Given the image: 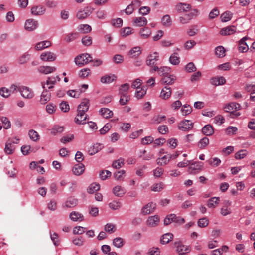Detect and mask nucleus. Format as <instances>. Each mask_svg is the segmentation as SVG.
<instances>
[{"label": "nucleus", "mask_w": 255, "mask_h": 255, "mask_svg": "<svg viewBox=\"0 0 255 255\" xmlns=\"http://www.w3.org/2000/svg\"><path fill=\"white\" fill-rule=\"evenodd\" d=\"M78 29L83 33H88L91 32L92 28L88 24H81L78 26Z\"/></svg>", "instance_id": "obj_46"}, {"label": "nucleus", "mask_w": 255, "mask_h": 255, "mask_svg": "<svg viewBox=\"0 0 255 255\" xmlns=\"http://www.w3.org/2000/svg\"><path fill=\"white\" fill-rule=\"evenodd\" d=\"M40 58L44 61L52 62L56 59V55L52 52L47 51L42 53L40 55Z\"/></svg>", "instance_id": "obj_8"}, {"label": "nucleus", "mask_w": 255, "mask_h": 255, "mask_svg": "<svg viewBox=\"0 0 255 255\" xmlns=\"http://www.w3.org/2000/svg\"><path fill=\"white\" fill-rule=\"evenodd\" d=\"M233 16V13L229 11H226L222 13L220 16L222 22H226L230 21Z\"/></svg>", "instance_id": "obj_39"}, {"label": "nucleus", "mask_w": 255, "mask_h": 255, "mask_svg": "<svg viewBox=\"0 0 255 255\" xmlns=\"http://www.w3.org/2000/svg\"><path fill=\"white\" fill-rule=\"evenodd\" d=\"M99 112L104 118L106 119L110 118L112 117L113 115V112L108 108H101L99 111Z\"/></svg>", "instance_id": "obj_32"}, {"label": "nucleus", "mask_w": 255, "mask_h": 255, "mask_svg": "<svg viewBox=\"0 0 255 255\" xmlns=\"http://www.w3.org/2000/svg\"><path fill=\"white\" fill-rule=\"evenodd\" d=\"M159 218L157 215L151 216L148 217L146 223L151 227H154L157 226L159 223Z\"/></svg>", "instance_id": "obj_12"}, {"label": "nucleus", "mask_w": 255, "mask_h": 255, "mask_svg": "<svg viewBox=\"0 0 255 255\" xmlns=\"http://www.w3.org/2000/svg\"><path fill=\"white\" fill-rule=\"evenodd\" d=\"M209 140L207 137H204L201 139L198 143V146L200 149L205 148L209 144Z\"/></svg>", "instance_id": "obj_53"}, {"label": "nucleus", "mask_w": 255, "mask_h": 255, "mask_svg": "<svg viewBox=\"0 0 255 255\" xmlns=\"http://www.w3.org/2000/svg\"><path fill=\"white\" fill-rule=\"evenodd\" d=\"M18 91L21 96L26 99H31L34 97V93L29 88L26 86H20L18 88Z\"/></svg>", "instance_id": "obj_3"}, {"label": "nucleus", "mask_w": 255, "mask_h": 255, "mask_svg": "<svg viewBox=\"0 0 255 255\" xmlns=\"http://www.w3.org/2000/svg\"><path fill=\"white\" fill-rule=\"evenodd\" d=\"M202 132L206 136H211L214 133L213 127L211 125H206L202 128Z\"/></svg>", "instance_id": "obj_35"}, {"label": "nucleus", "mask_w": 255, "mask_h": 255, "mask_svg": "<svg viewBox=\"0 0 255 255\" xmlns=\"http://www.w3.org/2000/svg\"><path fill=\"white\" fill-rule=\"evenodd\" d=\"M124 244V240L122 238H115L113 241V245L117 248H121Z\"/></svg>", "instance_id": "obj_56"}, {"label": "nucleus", "mask_w": 255, "mask_h": 255, "mask_svg": "<svg viewBox=\"0 0 255 255\" xmlns=\"http://www.w3.org/2000/svg\"><path fill=\"white\" fill-rule=\"evenodd\" d=\"M85 170V166L83 164H77L75 165L72 169L73 174L76 176L82 174Z\"/></svg>", "instance_id": "obj_16"}, {"label": "nucleus", "mask_w": 255, "mask_h": 255, "mask_svg": "<svg viewBox=\"0 0 255 255\" xmlns=\"http://www.w3.org/2000/svg\"><path fill=\"white\" fill-rule=\"evenodd\" d=\"M170 71V68L167 66H162L159 68L158 74L161 76H165L168 75Z\"/></svg>", "instance_id": "obj_48"}, {"label": "nucleus", "mask_w": 255, "mask_h": 255, "mask_svg": "<svg viewBox=\"0 0 255 255\" xmlns=\"http://www.w3.org/2000/svg\"><path fill=\"white\" fill-rule=\"evenodd\" d=\"M51 98V93L50 92L45 90L42 92L39 102L42 104L47 103Z\"/></svg>", "instance_id": "obj_18"}, {"label": "nucleus", "mask_w": 255, "mask_h": 255, "mask_svg": "<svg viewBox=\"0 0 255 255\" xmlns=\"http://www.w3.org/2000/svg\"><path fill=\"white\" fill-rule=\"evenodd\" d=\"M209 224V221L207 218L204 217L201 218L198 221V225L201 228L207 226Z\"/></svg>", "instance_id": "obj_64"}, {"label": "nucleus", "mask_w": 255, "mask_h": 255, "mask_svg": "<svg viewBox=\"0 0 255 255\" xmlns=\"http://www.w3.org/2000/svg\"><path fill=\"white\" fill-rule=\"evenodd\" d=\"M124 164V159L120 158L117 160H115L112 164V167L115 169H118L122 167Z\"/></svg>", "instance_id": "obj_55"}, {"label": "nucleus", "mask_w": 255, "mask_h": 255, "mask_svg": "<svg viewBox=\"0 0 255 255\" xmlns=\"http://www.w3.org/2000/svg\"><path fill=\"white\" fill-rule=\"evenodd\" d=\"M91 61H93V58L91 55L88 53H83L76 56L75 58V62L77 65L82 66L87 64Z\"/></svg>", "instance_id": "obj_1"}, {"label": "nucleus", "mask_w": 255, "mask_h": 255, "mask_svg": "<svg viewBox=\"0 0 255 255\" xmlns=\"http://www.w3.org/2000/svg\"><path fill=\"white\" fill-rule=\"evenodd\" d=\"M63 131V127L55 125L50 129V133L53 135H56L62 133Z\"/></svg>", "instance_id": "obj_42"}, {"label": "nucleus", "mask_w": 255, "mask_h": 255, "mask_svg": "<svg viewBox=\"0 0 255 255\" xmlns=\"http://www.w3.org/2000/svg\"><path fill=\"white\" fill-rule=\"evenodd\" d=\"M78 36V34L77 33H70L66 35L64 40L67 42H70L77 38Z\"/></svg>", "instance_id": "obj_58"}, {"label": "nucleus", "mask_w": 255, "mask_h": 255, "mask_svg": "<svg viewBox=\"0 0 255 255\" xmlns=\"http://www.w3.org/2000/svg\"><path fill=\"white\" fill-rule=\"evenodd\" d=\"M162 23L165 26L169 27L171 25V20L169 15L163 16L162 18Z\"/></svg>", "instance_id": "obj_61"}, {"label": "nucleus", "mask_w": 255, "mask_h": 255, "mask_svg": "<svg viewBox=\"0 0 255 255\" xmlns=\"http://www.w3.org/2000/svg\"><path fill=\"white\" fill-rule=\"evenodd\" d=\"M83 92H84V91H82L81 89H79L78 91L70 90L67 91V94L70 97L78 98L80 97L81 94Z\"/></svg>", "instance_id": "obj_44"}, {"label": "nucleus", "mask_w": 255, "mask_h": 255, "mask_svg": "<svg viewBox=\"0 0 255 255\" xmlns=\"http://www.w3.org/2000/svg\"><path fill=\"white\" fill-rule=\"evenodd\" d=\"M203 163L199 162H195L191 164L188 167V172L189 174H194L196 172H198L202 169Z\"/></svg>", "instance_id": "obj_6"}, {"label": "nucleus", "mask_w": 255, "mask_h": 255, "mask_svg": "<svg viewBox=\"0 0 255 255\" xmlns=\"http://www.w3.org/2000/svg\"><path fill=\"white\" fill-rule=\"evenodd\" d=\"M171 89L169 87H165L162 89L160 93V97L163 99H168L171 94Z\"/></svg>", "instance_id": "obj_34"}, {"label": "nucleus", "mask_w": 255, "mask_h": 255, "mask_svg": "<svg viewBox=\"0 0 255 255\" xmlns=\"http://www.w3.org/2000/svg\"><path fill=\"white\" fill-rule=\"evenodd\" d=\"M173 238V235L172 233H168L163 235L160 239V242L162 244H166L171 241Z\"/></svg>", "instance_id": "obj_36"}, {"label": "nucleus", "mask_w": 255, "mask_h": 255, "mask_svg": "<svg viewBox=\"0 0 255 255\" xmlns=\"http://www.w3.org/2000/svg\"><path fill=\"white\" fill-rule=\"evenodd\" d=\"M87 115L85 114V112H83V113H82V111H77V114L75 118L74 121L77 124H86V120L87 119Z\"/></svg>", "instance_id": "obj_9"}, {"label": "nucleus", "mask_w": 255, "mask_h": 255, "mask_svg": "<svg viewBox=\"0 0 255 255\" xmlns=\"http://www.w3.org/2000/svg\"><path fill=\"white\" fill-rule=\"evenodd\" d=\"M15 150L14 145L11 144L10 141H7L5 144L4 151L7 154H11Z\"/></svg>", "instance_id": "obj_40"}, {"label": "nucleus", "mask_w": 255, "mask_h": 255, "mask_svg": "<svg viewBox=\"0 0 255 255\" xmlns=\"http://www.w3.org/2000/svg\"><path fill=\"white\" fill-rule=\"evenodd\" d=\"M159 60V53L154 52L149 54L146 60V64L147 66H153Z\"/></svg>", "instance_id": "obj_4"}, {"label": "nucleus", "mask_w": 255, "mask_h": 255, "mask_svg": "<svg viewBox=\"0 0 255 255\" xmlns=\"http://www.w3.org/2000/svg\"><path fill=\"white\" fill-rule=\"evenodd\" d=\"M193 126V123L189 120H184L181 121L178 126L179 129L186 131L192 129Z\"/></svg>", "instance_id": "obj_7"}, {"label": "nucleus", "mask_w": 255, "mask_h": 255, "mask_svg": "<svg viewBox=\"0 0 255 255\" xmlns=\"http://www.w3.org/2000/svg\"><path fill=\"white\" fill-rule=\"evenodd\" d=\"M38 70L41 73L48 74L55 71L56 68L55 67L42 66L39 67Z\"/></svg>", "instance_id": "obj_26"}, {"label": "nucleus", "mask_w": 255, "mask_h": 255, "mask_svg": "<svg viewBox=\"0 0 255 255\" xmlns=\"http://www.w3.org/2000/svg\"><path fill=\"white\" fill-rule=\"evenodd\" d=\"M219 197H213L208 200L207 202V206L209 208H214L219 204Z\"/></svg>", "instance_id": "obj_45"}, {"label": "nucleus", "mask_w": 255, "mask_h": 255, "mask_svg": "<svg viewBox=\"0 0 255 255\" xmlns=\"http://www.w3.org/2000/svg\"><path fill=\"white\" fill-rule=\"evenodd\" d=\"M164 188V184L162 182L155 183L151 186V190L154 192H160Z\"/></svg>", "instance_id": "obj_49"}, {"label": "nucleus", "mask_w": 255, "mask_h": 255, "mask_svg": "<svg viewBox=\"0 0 255 255\" xmlns=\"http://www.w3.org/2000/svg\"><path fill=\"white\" fill-rule=\"evenodd\" d=\"M28 135L30 139L34 141H36L39 139L38 133L33 129H31L29 131Z\"/></svg>", "instance_id": "obj_54"}, {"label": "nucleus", "mask_w": 255, "mask_h": 255, "mask_svg": "<svg viewBox=\"0 0 255 255\" xmlns=\"http://www.w3.org/2000/svg\"><path fill=\"white\" fill-rule=\"evenodd\" d=\"M50 238L53 242V244L55 246H58L60 244V240L58 238V235L56 233L50 232Z\"/></svg>", "instance_id": "obj_50"}, {"label": "nucleus", "mask_w": 255, "mask_h": 255, "mask_svg": "<svg viewBox=\"0 0 255 255\" xmlns=\"http://www.w3.org/2000/svg\"><path fill=\"white\" fill-rule=\"evenodd\" d=\"M179 59L178 54L174 53L170 56L169 58V61L172 64L176 65L179 63Z\"/></svg>", "instance_id": "obj_47"}, {"label": "nucleus", "mask_w": 255, "mask_h": 255, "mask_svg": "<svg viewBox=\"0 0 255 255\" xmlns=\"http://www.w3.org/2000/svg\"><path fill=\"white\" fill-rule=\"evenodd\" d=\"M191 8L189 4L179 3L176 5V10L179 12H184L189 11Z\"/></svg>", "instance_id": "obj_20"}, {"label": "nucleus", "mask_w": 255, "mask_h": 255, "mask_svg": "<svg viewBox=\"0 0 255 255\" xmlns=\"http://www.w3.org/2000/svg\"><path fill=\"white\" fill-rule=\"evenodd\" d=\"M89 106V100L87 99H84L78 106L77 111H82V113H83V112H86L88 111Z\"/></svg>", "instance_id": "obj_17"}, {"label": "nucleus", "mask_w": 255, "mask_h": 255, "mask_svg": "<svg viewBox=\"0 0 255 255\" xmlns=\"http://www.w3.org/2000/svg\"><path fill=\"white\" fill-rule=\"evenodd\" d=\"M248 39V38L247 37H244L240 40L239 46L238 47L239 51L241 52H246L248 50V45L245 42Z\"/></svg>", "instance_id": "obj_25"}, {"label": "nucleus", "mask_w": 255, "mask_h": 255, "mask_svg": "<svg viewBox=\"0 0 255 255\" xmlns=\"http://www.w3.org/2000/svg\"><path fill=\"white\" fill-rule=\"evenodd\" d=\"M102 148V144L97 143L91 146L89 148L88 152L89 155H93L101 150Z\"/></svg>", "instance_id": "obj_29"}, {"label": "nucleus", "mask_w": 255, "mask_h": 255, "mask_svg": "<svg viewBox=\"0 0 255 255\" xmlns=\"http://www.w3.org/2000/svg\"><path fill=\"white\" fill-rule=\"evenodd\" d=\"M116 79L117 76L115 74H106L101 77L100 81L102 83L108 84L115 81Z\"/></svg>", "instance_id": "obj_14"}, {"label": "nucleus", "mask_w": 255, "mask_h": 255, "mask_svg": "<svg viewBox=\"0 0 255 255\" xmlns=\"http://www.w3.org/2000/svg\"><path fill=\"white\" fill-rule=\"evenodd\" d=\"M176 246V251L179 254L181 253H188L190 250L188 246L184 245L181 242H176L174 243Z\"/></svg>", "instance_id": "obj_15"}, {"label": "nucleus", "mask_w": 255, "mask_h": 255, "mask_svg": "<svg viewBox=\"0 0 255 255\" xmlns=\"http://www.w3.org/2000/svg\"><path fill=\"white\" fill-rule=\"evenodd\" d=\"M208 163L213 167H217L221 163V160L217 157L211 158L208 160Z\"/></svg>", "instance_id": "obj_60"}, {"label": "nucleus", "mask_w": 255, "mask_h": 255, "mask_svg": "<svg viewBox=\"0 0 255 255\" xmlns=\"http://www.w3.org/2000/svg\"><path fill=\"white\" fill-rule=\"evenodd\" d=\"M38 21L33 19H29L26 21L24 27L26 30L31 31L36 29L38 27Z\"/></svg>", "instance_id": "obj_5"}, {"label": "nucleus", "mask_w": 255, "mask_h": 255, "mask_svg": "<svg viewBox=\"0 0 255 255\" xmlns=\"http://www.w3.org/2000/svg\"><path fill=\"white\" fill-rule=\"evenodd\" d=\"M109 207L113 210H117L119 209L121 206V204L120 202L117 201H113L111 202H110L109 204Z\"/></svg>", "instance_id": "obj_63"}, {"label": "nucleus", "mask_w": 255, "mask_h": 255, "mask_svg": "<svg viewBox=\"0 0 255 255\" xmlns=\"http://www.w3.org/2000/svg\"><path fill=\"white\" fill-rule=\"evenodd\" d=\"M91 73V70L89 68H84L79 72V75L80 77L84 78L88 76Z\"/></svg>", "instance_id": "obj_62"}, {"label": "nucleus", "mask_w": 255, "mask_h": 255, "mask_svg": "<svg viewBox=\"0 0 255 255\" xmlns=\"http://www.w3.org/2000/svg\"><path fill=\"white\" fill-rule=\"evenodd\" d=\"M248 154V151L246 150H241L235 153V158L237 160L244 158Z\"/></svg>", "instance_id": "obj_57"}, {"label": "nucleus", "mask_w": 255, "mask_h": 255, "mask_svg": "<svg viewBox=\"0 0 255 255\" xmlns=\"http://www.w3.org/2000/svg\"><path fill=\"white\" fill-rule=\"evenodd\" d=\"M236 32V28L234 26H228L221 29L220 34L222 35H228L234 33Z\"/></svg>", "instance_id": "obj_30"}, {"label": "nucleus", "mask_w": 255, "mask_h": 255, "mask_svg": "<svg viewBox=\"0 0 255 255\" xmlns=\"http://www.w3.org/2000/svg\"><path fill=\"white\" fill-rule=\"evenodd\" d=\"M100 185L97 183H93L91 184L87 188V192L89 194H93L95 191L100 190Z\"/></svg>", "instance_id": "obj_43"}, {"label": "nucleus", "mask_w": 255, "mask_h": 255, "mask_svg": "<svg viewBox=\"0 0 255 255\" xmlns=\"http://www.w3.org/2000/svg\"><path fill=\"white\" fill-rule=\"evenodd\" d=\"M139 33L142 38L146 39L151 35V31L150 28L144 27L140 30Z\"/></svg>", "instance_id": "obj_41"}, {"label": "nucleus", "mask_w": 255, "mask_h": 255, "mask_svg": "<svg viewBox=\"0 0 255 255\" xmlns=\"http://www.w3.org/2000/svg\"><path fill=\"white\" fill-rule=\"evenodd\" d=\"M69 218L74 222H81L84 220L83 215L76 211L72 212L69 215Z\"/></svg>", "instance_id": "obj_19"}, {"label": "nucleus", "mask_w": 255, "mask_h": 255, "mask_svg": "<svg viewBox=\"0 0 255 255\" xmlns=\"http://www.w3.org/2000/svg\"><path fill=\"white\" fill-rule=\"evenodd\" d=\"M215 53L218 57H223L225 55V50L222 46H218L215 49Z\"/></svg>", "instance_id": "obj_52"}, {"label": "nucleus", "mask_w": 255, "mask_h": 255, "mask_svg": "<svg viewBox=\"0 0 255 255\" xmlns=\"http://www.w3.org/2000/svg\"><path fill=\"white\" fill-rule=\"evenodd\" d=\"M77 200L75 198H69L65 203V206L67 208H72L77 204Z\"/></svg>", "instance_id": "obj_51"}, {"label": "nucleus", "mask_w": 255, "mask_h": 255, "mask_svg": "<svg viewBox=\"0 0 255 255\" xmlns=\"http://www.w3.org/2000/svg\"><path fill=\"white\" fill-rule=\"evenodd\" d=\"M226 83V79L223 76H216L211 79V83L215 86L222 85Z\"/></svg>", "instance_id": "obj_21"}, {"label": "nucleus", "mask_w": 255, "mask_h": 255, "mask_svg": "<svg viewBox=\"0 0 255 255\" xmlns=\"http://www.w3.org/2000/svg\"><path fill=\"white\" fill-rule=\"evenodd\" d=\"M113 193L116 196L122 197L125 193V190L121 186L117 185L113 188Z\"/></svg>", "instance_id": "obj_31"}, {"label": "nucleus", "mask_w": 255, "mask_h": 255, "mask_svg": "<svg viewBox=\"0 0 255 255\" xmlns=\"http://www.w3.org/2000/svg\"><path fill=\"white\" fill-rule=\"evenodd\" d=\"M134 25L136 26H144L147 23V20L146 18L144 17H136L133 20Z\"/></svg>", "instance_id": "obj_27"}, {"label": "nucleus", "mask_w": 255, "mask_h": 255, "mask_svg": "<svg viewBox=\"0 0 255 255\" xmlns=\"http://www.w3.org/2000/svg\"><path fill=\"white\" fill-rule=\"evenodd\" d=\"M141 53V48L137 46L132 48L128 52L129 56L131 58H135Z\"/></svg>", "instance_id": "obj_33"}, {"label": "nucleus", "mask_w": 255, "mask_h": 255, "mask_svg": "<svg viewBox=\"0 0 255 255\" xmlns=\"http://www.w3.org/2000/svg\"><path fill=\"white\" fill-rule=\"evenodd\" d=\"M224 204V205L221 209L220 213L223 216H227L231 213V208L229 207L231 205V202L229 200H225Z\"/></svg>", "instance_id": "obj_13"}, {"label": "nucleus", "mask_w": 255, "mask_h": 255, "mask_svg": "<svg viewBox=\"0 0 255 255\" xmlns=\"http://www.w3.org/2000/svg\"><path fill=\"white\" fill-rule=\"evenodd\" d=\"M195 15L194 12H190L188 14H186L182 16L179 17V22L182 24H186L189 22V21L193 18Z\"/></svg>", "instance_id": "obj_23"}, {"label": "nucleus", "mask_w": 255, "mask_h": 255, "mask_svg": "<svg viewBox=\"0 0 255 255\" xmlns=\"http://www.w3.org/2000/svg\"><path fill=\"white\" fill-rule=\"evenodd\" d=\"M181 113L183 115L186 116L190 114L192 111V108L189 105H184L181 108Z\"/></svg>", "instance_id": "obj_59"}, {"label": "nucleus", "mask_w": 255, "mask_h": 255, "mask_svg": "<svg viewBox=\"0 0 255 255\" xmlns=\"http://www.w3.org/2000/svg\"><path fill=\"white\" fill-rule=\"evenodd\" d=\"M51 45L50 41L46 40L38 42L35 47L36 50H42L46 48L50 47Z\"/></svg>", "instance_id": "obj_28"}, {"label": "nucleus", "mask_w": 255, "mask_h": 255, "mask_svg": "<svg viewBox=\"0 0 255 255\" xmlns=\"http://www.w3.org/2000/svg\"><path fill=\"white\" fill-rule=\"evenodd\" d=\"M155 204L150 203L146 205L142 209V212L144 215H147L152 213L155 208Z\"/></svg>", "instance_id": "obj_22"}, {"label": "nucleus", "mask_w": 255, "mask_h": 255, "mask_svg": "<svg viewBox=\"0 0 255 255\" xmlns=\"http://www.w3.org/2000/svg\"><path fill=\"white\" fill-rule=\"evenodd\" d=\"M92 12V10L90 8L86 7V8L80 10L77 13L76 16L79 19H84L89 16Z\"/></svg>", "instance_id": "obj_11"}, {"label": "nucleus", "mask_w": 255, "mask_h": 255, "mask_svg": "<svg viewBox=\"0 0 255 255\" xmlns=\"http://www.w3.org/2000/svg\"><path fill=\"white\" fill-rule=\"evenodd\" d=\"M45 8L42 5L34 6L31 9V14L33 15L39 16L44 14L45 12Z\"/></svg>", "instance_id": "obj_10"}, {"label": "nucleus", "mask_w": 255, "mask_h": 255, "mask_svg": "<svg viewBox=\"0 0 255 255\" xmlns=\"http://www.w3.org/2000/svg\"><path fill=\"white\" fill-rule=\"evenodd\" d=\"M60 78L58 76L48 77L46 81V85H50L48 88L49 89L52 88L53 85H55L57 81H60Z\"/></svg>", "instance_id": "obj_24"}, {"label": "nucleus", "mask_w": 255, "mask_h": 255, "mask_svg": "<svg viewBox=\"0 0 255 255\" xmlns=\"http://www.w3.org/2000/svg\"><path fill=\"white\" fill-rule=\"evenodd\" d=\"M175 80L176 78L174 75H170L169 76L166 75L162 78L161 82L163 84L171 85Z\"/></svg>", "instance_id": "obj_38"}, {"label": "nucleus", "mask_w": 255, "mask_h": 255, "mask_svg": "<svg viewBox=\"0 0 255 255\" xmlns=\"http://www.w3.org/2000/svg\"><path fill=\"white\" fill-rule=\"evenodd\" d=\"M241 108V106L239 104L231 102L229 103L228 105H226L225 107V110L227 112H229L230 116L234 118L235 117H237L240 115L239 112H236V111L237 110H240Z\"/></svg>", "instance_id": "obj_2"}, {"label": "nucleus", "mask_w": 255, "mask_h": 255, "mask_svg": "<svg viewBox=\"0 0 255 255\" xmlns=\"http://www.w3.org/2000/svg\"><path fill=\"white\" fill-rule=\"evenodd\" d=\"M129 89V84L128 83H125L122 84L119 90V94L122 96H125V95H128V93Z\"/></svg>", "instance_id": "obj_37"}]
</instances>
